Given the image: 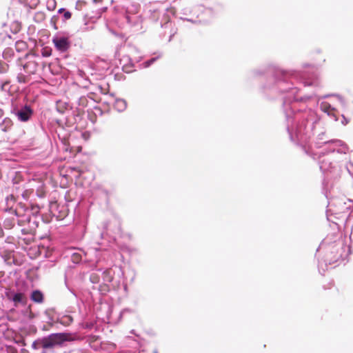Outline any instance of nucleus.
Wrapping results in <instances>:
<instances>
[{
  "label": "nucleus",
  "mask_w": 353,
  "mask_h": 353,
  "mask_svg": "<svg viewBox=\"0 0 353 353\" xmlns=\"http://www.w3.org/2000/svg\"><path fill=\"white\" fill-rule=\"evenodd\" d=\"M67 340L68 337L64 334H54L44 338L42 340V345L44 348H51Z\"/></svg>",
  "instance_id": "f257e3e1"
},
{
  "label": "nucleus",
  "mask_w": 353,
  "mask_h": 353,
  "mask_svg": "<svg viewBox=\"0 0 353 353\" xmlns=\"http://www.w3.org/2000/svg\"><path fill=\"white\" fill-rule=\"evenodd\" d=\"M53 43L59 50L65 51L68 47V39L64 37H56Z\"/></svg>",
  "instance_id": "f03ea898"
},
{
  "label": "nucleus",
  "mask_w": 353,
  "mask_h": 353,
  "mask_svg": "<svg viewBox=\"0 0 353 353\" xmlns=\"http://www.w3.org/2000/svg\"><path fill=\"white\" fill-rule=\"evenodd\" d=\"M31 114H32V111L28 107H25V108L21 109L19 111H17V116L18 119L21 121H28L29 119V118L30 117Z\"/></svg>",
  "instance_id": "7ed1b4c3"
},
{
  "label": "nucleus",
  "mask_w": 353,
  "mask_h": 353,
  "mask_svg": "<svg viewBox=\"0 0 353 353\" xmlns=\"http://www.w3.org/2000/svg\"><path fill=\"white\" fill-rule=\"evenodd\" d=\"M114 107L118 111L122 112L127 107L126 101L123 99H118L115 101Z\"/></svg>",
  "instance_id": "20e7f679"
},
{
  "label": "nucleus",
  "mask_w": 353,
  "mask_h": 353,
  "mask_svg": "<svg viewBox=\"0 0 353 353\" xmlns=\"http://www.w3.org/2000/svg\"><path fill=\"white\" fill-rule=\"evenodd\" d=\"M32 299L35 302H41L43 299V295L39 291H34L31 296Z\"/></svg>",
  "instance_id": "39448f33"
},
{
  "label": "nucleus",
  "mask_w": 353,
  "mask_h": 353,
  "mask_svg": "<svg viewBox=\"0 0 353 353\" xmlns=\"http://www.w3.org/2000/svg\"><path fill=\"white\" fill-rule=\"evenodd\" d=\"M321 108L323 111L327 112L328 114H330L332 113V109L331 108L330 105L327 102H323L321 104Z\"/></svg>",
  "instance_id": "423d86ee"
},
{
  "label": "nucleus",
  "mask_w": 353,
  "mask_h": 353,
  "mask_svg": "<svg viewBox=\"0 0 353 353\" xmlns=\"http://www.w3.org/2000/svg\"><path fill=\"white\" fill-rule=\"evenodd\" d=\"M23 300H24V296L21 293H17V294H14V296L13 297V301L15 303H21V302H23Z\"/></svg>",
  "instance_id": "0eeeda50"
},
{
  "label": "nucleus",
  "mask_w": 353,
  "mask_h": 353,
  "mask_svg": "<svg viewBox=\"0 0 353 353\" xmlns=\"http://www.w3.org/2000/svg\"><path fill=\"white\" fill-rule=\"evenodd\" d=\"M72 260L74 263H78L80 260V255L77 253L73 254V255L72 256Z\"/></svg>",
  "instance_id": "6e6552de"
},
{
  "label": "nucleus",
  "mask_w": 353,
  "mask_h": 353,
  "mask_svg": "<svg viewBox=\"0 0 353 353\" xmlns=\"http://www.w3.org/2000/svg\"><path fill=\"white\" fill-rule=\"evenodd\" d=\"M99 276L95 274H93L91 275L90 276V281L92 282V283H98L99 282Z\"/></svg>",
  "instance_id": "1a4fd4ad"
},
{
  "label": "nucleus",
  "mask_w": 353,
  "mask_h": 353,
  "mask_svg": "<svg viewBox=\"0 0 353 353\" xmlns=\"http://www.w3.org/2000/svg\"><path fill=\"white\" fill-rule=\"evenodd\" d=\"M64 17H65V19H70V17H71V14L69 12H66L64 14Z\"/></svg>",
  "instance_id": "9d476101"
},
{
  "label": "nucleus",
  "mask_w": 353,
  "mask_h": 353,
  "mask_svg": "<svg viewBox=\"0 0 353 353\" xmlns=\"http://www.w3.org/2000/svg\"><path fill=\"white\" fill-rule=\"evenodd\" d=\"M101 1V0H93V1H94V3H98V2H100Z\"/></svg>",
  "instance_id": "9b49d317"
},
{
  "label": "nucleus",
  "mask_w": 353,
  "mask_h": 353,
  "mask_svg": "<svg viewBox=\"0 0 353 353\" xmlns=\"http://www.w3.org/2000/svg\"><path fill=\"white\" fill-rule=\"evenodd\" d=\"M154 353H157L156 352H154Z\"/></svg>",
  "instance_id": "f8f14e48"
}]
</instances>
